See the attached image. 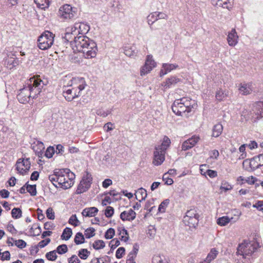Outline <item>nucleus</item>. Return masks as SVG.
Here are the masks:
<instances>
[{"label": "nucleus", "instance_id": "obj_1", "mask_svg": "<svg viewBox=\"0 0 263 263\" xmlns=\"http://www.w3.org/2000/svg\"><path fill=\"white\" fill-rule=\"evenodd\" d=\"M74 51L83 53L85 59H92L96 57L98 51L96 43L84 35H79L72 44Z\"/></svg>", "mask_w": 263, "mask_h": 263}, {"label": "nucleus", "instance_id": "obj_2", "mask_svg": "<svg viewBox=\"0 0 263 263\" xmlns=\"http://www.w3.org/2000/svg\"><path fill=\"white\" fill-rule=\"evenodd\" d=\"M74 174L69 170H60L55 171L48 177L49 180L57 187L67 189L71 187L73 183Z\"/></svg>", "mask_w": 263, "mask_h": 263}, {"label": "nucleus", "instance_id": "obj_3", "mask_svg": "<svg viewBox=\"0 0 263 263\" xmlns=\"http://www.w3.org/2000/svg\"><path fill=\"white\" fill-rule=\"evenodd\" d=\"M196 105V103L194 100L183 97L175 100L172 106V109L176 115L187 116Z\"/></svg>", "mask_w": 263, "mask_h": 263}, {"label": "nucleus", "instance_id": "obj_4", "mask_svg": "<svg viewBox=\"0 0 263 263\" xmlns=\"http://www.w3.org/2000/svg\"><path fill=\"white\" fill-rule=\"evenodd\" d=\"M88 30L89 27L86 24L79 23H75L73 26L66 28L64 38L66 41L70 42L72 47V44H73L75 39L79 36L77 35H84Z\"/></svg>", "mask_w": 263, "mask_h": 263}, {"label": "nucleus", "instance_id": "obj_5", "mask_svg": "<svg viewBox=\"0 0 263 263\" xmlns=\"http://www.w3.org/2000/svg\"><path fill=\"white\" fill-rule=\"evenodd\" d=\"M170 144L171 140L170 138L167 136H164L161 145L155 147L153 161L155 165H160L164 162L165 151L170 146Z\"/></svg>", "mask_w": 263, "mask_h": 263}, {"label": "nucleus", "instance_id": "obj_6", "mask_svg": "<svg viewBox=\"0 0 263 263\" xmlns=\"http://www.w3.org/2000/svg\"><path fill=\"white\" fill-rule=\"evenodd\" d=\"M258 247V243L255 241H250L245 240L239 244L237 248V253L245 257L247 255H251Z\"/></svg>", "mask_w": 263, "mask_h": 263}, {"label": "nucleus", "instance_id": "obj_7", "mask_svg": "<svg viewBox=\"0 0 263 263\" xmlns=\"http://www.w3.org/2000/svg\"><path fill=\"white\" fill-rule=\"evenodd\" d=\"M29 83H28V88L29 89L31 98L34 99L37 98L39 95L42 91L44 86L43 82L39 78L32 77L29 80Z\"/></svg>", "mask_w": 263, "mask_h": 263}, {"label": "nucleus", "instance_id": "obj_8", "mask_svg": "<svg viewBox=\"0 0 263 263\" xmlns=\"http://www.w3.org/2000/svg\"><path fill=\"white\" fill-rule=\"evenodd\" d=\"M54 35L51 32L47 31L42 34L37 40L38 47L41 50H47L53 44Z\"/></svg>", "mask_w": 263, "mask_h": 263}, {"label": "nucleus", "instance_id": "obj_9", "mask_svg": "<svg viewBox=\"0 0 263 263\" xmlns=\"http://www.w3.org/2000/svg\"><path fill=\"white\" fill-rule=\"evenodd\" d=\"M199 215L195 209L188 210L183 218V222L185 225L190 227H195L198 222Z\"/></svg>", "mask_w": 263, "mask_h": 263}, {"label": "nucleus", "instance_id": "obj_10", "mask_svg": "<svg viewBox=\"0 0 263 263\" xmlns=\"http://www.w3.org/2000/svg\"><path fill=\"white\" fill-rule=\"evenodd\" d=\"M76 8L66 4L61 7L59 11V16L64 19H71L76 14Z\"/></svg>", "mask_w": 263, "mask_h": 263}, {"label": "nucleus", "instance_id": "obj_11", "mask_svg": "<svg viewBox=\"0 0 263 263\" xmlns=\"http://www.w3.org/2000/svg\"><path fill=\"white\" fill-rule=\"evenodd\" d=\"M30 165L29 158L19 159L16 163V169L18 173L24 175L29 171Z\"/></svg>", "mask_w": 263, "mask_h": 263}, {"label": "nucleus", "instance_id": "obj_12", "mask_svg": "<svg viewBox=\"0 0 263 263\" xmlns=\"http://www.w3.org/2000/svg\"><path fill=\"white\" fill-rule=\"evenodd\" d=\"M67 85L80 93L85 88L86 84L84 78L76 77L72 78Z\"/></svg>", "mask_w": 263, "mask_h": 263}, {"label": "nucleus", "instance_id": "obj_13", "mask_svg": "<svg viewBox=\"0 0 263 263\" xmlns=\"http://www.w3.org/2000/svg\"><path fill=\"white\" fill-rule=\"evenodd\" d=\"M156 66V63L153 59V56L148 55L147 56L145 64L140 69V75L144 76L149 73L153 68Z\"/></svg>", "mask_w": 263, "mask_h": 263}, {"label": "nucleus", "instance_id": "obj_14", "mask_svg": "<svg viewBox=\"0 0 263 263\" xmlns=\"http://www.w3.org/2000/svg\"><path fill=\"white\" fill-rule=\"evenodd\" d=\"M17 99L21 103H26L28 102L30 99L31 98L30 92L28 87H25L20 90V92L17 96Z\"/></svg>", "mask_w": 263, "mask_h": 263}, {"label": "nucleus", "instance_id": "obj_15", "mask_svg": "<svg viewBox=\"0 0 263 263\" xmlns=\"http://www.w3.org/2000/svg\"><path fill=\"white\" fill-rule=\"evenodd\" d=\"M80 95L79 91H76L75 89L70 87L67 85L65 87L63 90V96L66 100L71 101L74 98L78 97Z\"/></svg>", "mask_w": 263, "mask_h": 263}, {"label": "nucleus", "instance_id": "obj_16", "mask_svg": "<svg viewBox=\"0 0 263 263\" xmlns=\"http://www.w3.org/2000/svg\"><path fill=\"white\" fill-rule=\"evenodd\" d=\"M200 139L199 137L194 136L188 139L182 144L181 149L182 151H186L194 147Z\"/></svg>", "mask_w": 263, "mask_h": 263}, {"label": "nucleus", "instance_id": "obj_17", "mask_svg": "<svg viewBox=\"0 0 263 263\" xmlns=\"http://www.w3.org/2000/svg\"><path fill=\"white\" fill-rule=\"evenodd\" d=\"M136 213L132 209L124 211L120 214V218L123 221H132L136 218Z\"/></svg>", "mask_w": 263, "mask_h": 263}, {"label": "nucleus", "instance_id": "obj_18", "mask_svg": "<svg viewBox=\"0 0 263 263\" xmlns=\"http://www.w3.org/2000/svg\"><path fill=\"white\" fill-rule=\"evenodd\" d=\"M212 4L217 7H221L230 11L232 8L229 0H211Z\"/></svg>", "mask_w": 263, "mask_h": 263}, {"label": "nucleus", "instance_id": "obj_19", "mask_svg": "<svg viewBox=\"0 0 263 263\" xmlns=\"http://www.w3.org/2000/svg\"><path fill=\"white\" fill-rule=\"evenodd\" d=\"M227 41L229 46L234 47L238 42V36L235 29H233L229 32L227 36Z\"/></svg>", "mask_w": 263, "mask_h": 263}, {"label": "nucleus", "instance_id": "obj_20", "mask_svg": "<svg viewBox=\"0 0 263 263\" xmlns=\"http://www.w3.org/2000/svg\"><path fill=\"white\" fill-rule=\"evenodd\" d=\"M238 90L241 95H247L252 92L253 87L251 83H241L240 84Z\"/></svg>", "mask_w": 263, "mask_h": 263}, {"label": "nucleus", "instance_id": "obj_21", "mask_svg": "<svg viewBox=\"0 0 263 263\" xmlns=\"http://www.w3.org/2000/svg\"><path fill=\"white\" fill-rule=\"evenodd\" d=\"M229 97V91L227 89H218L215 93V98L219 102L224 101Z\"/></svg>", "mask_w": 263, "mask_h": 263}, {"label": "nucleus", "instance_id": "obj_22", "mask_svg": "<svg viewBox=\"0 0 263 263\" xmlns=\"http://www.w3.org/2000/svg\"><path fill=\"white\" fill-rule=\"evenodd\" d=\"M32 149L36 155L39 157H42L45 149V146L43 142L39 141L34 142L32 145Z\"/></svg>", "mask_w": 263, "mask_h": 263}, {"label": "nucleus", "instance_id": "obj_23", "mask_svg": "<svg viewBox=\"0 0 263 263\" xmlns=\"http://www.w3.org/2000/svg\"><path fill=\"white\" fill-rule=\"evenodd\" d=\"M179 81V79L173 77L167 79L165 82L162 84L163 89L165 90L166 89L170 88L172 85H175Z\"/></svg>", "mask_w": 263, "mask_h": 263}, {"label": "nucleus", "instance_id": "obj_24", "mask_svg": "<svg viewBox=\"0 0 263 263\" xmlns=\"http://www.w3.org/2000/svg\"><path fill=\"white\" fill-rule=\"evenodd\" d=\"M98 212V210L96 207L87 208L83 210L82 214L85 217H94Z\"/></svg>", "mask_w": 263, "mask_h": 263}, {"label": "nucleus", "instance_id": "obj_25", "mask_svg": "<svg viewBox=\"0 0 263 263\" xmlns=\"http://www.w3.org/2000/svg\"><path fill=\"white\" fill-rule=\"evenodd\" d=\"M136 198L140 202L144 200L147 197V192L146 190L141 187L139 189L135 194Z\"/></svg>", "mask_w": 263, "mask_h": 263}, {"label": "nucleus", "instance_id": "obj_26", "mask_svg": "<svg viewBox=\"0 0 263 263\" xmlns=\"http://www.w3.org/2000/svg\"><path fill=\"white\" fill-rule=\"evenodd\" d=\"M20 61L17 58H9L6 61V64L8 68L11 69L18 65Z\"/></svg>", "mask_w": 263, "mask_h": 263}, {"label": "nucleus", "instance_id": "obj_27", "mask_svg": "<svg viewBox=\"0 0 263 263\" xmlns=\"http://www.w3.org/2000/svg\"><path fill=\"white\" fill-rule=\"evenodd\" d=\"M92 181L91 175L89 173H87L84 176L82 179L80 181V183L83 185H85L87 190L90 187Z\"/></svg>", "mask_w": 263, "mask_h": 263}, {"label": "nucleus", "instance_id": "obj_28", "mask_svg": "<svg viewBox=\"0 0 263 263\" xmlns=\"http://www.w3.org/2000/svg\"><path fill=\"white\" fill-rule=\"evenodd\" d=\"M223 126L222 124L218 123L214 125L213 128L212 136L214 137H218L222 133Z\"/></svg>", "mask_w": 263, "mask_h": 263}, {"label": "nucleus", "instance_id": "obj_29", "mask_svg": "<svg viewBox=\"0 0 263 263\" xmlns=\"http://www.w3.org/2000/svg\"><path fill=\"white\" fill-rule=\"evenodd\" d=\"M233 219V217L229 218L228 216H222L217 219V223L220 226H225L228 224Z\"/></svg>", "mask_w": 263, "mask_h": 263}, {"label": "nucleus", "instance_id": "obj_30", "mask_svg": "<svg viewBox=\"0 0 263 263\" xmlns=\"http://www.w3.org/2000/svg\"><path fill=\"white\" fill-rule=\"evenodd\" d=\"M154 17H156L155 20H157L158 19L166 20L168 17V16L166 14H165V13H163V12H154V13H152L151 15L148 16V24L150 23H149V21H150L149 18L150 17L153 18Z\"/></svg>", "mask_w": 263, "mask_h": 263}, {"label": "nucleus", "instance_id": "obj_31", "mask_svg": "<svg viewBox=\"0 0 263 263\" xmlns=\"http://www.w3.org/2000/svg\"><path fill=\"white\" fill-rule=\"evenodd\" d=\"M38 7L44 9L48 7L50 4V0H34Z\"/></svg>", "mask_w": 263, "mask_h": 263}, {"label": "nucleus", "instance_id": "obj_32", "mask_svg": "<svg viewBox=\"0 0 263 263\" xmlns=\"http://www.w3.org/2000/svg\"><path fill=\"white\" fill-rule=\"evenodd\" d=\"M72 234V230L70 228H66L63 231L61 236L62 239L67 240L70 238Z\"/></svg>", "mask_w": 263, "mask_h": 263}, {"label": "nucleus", "instance_id": "obj_33", "mask_svg": "<svg viewBox=\"0 0 263 263\" xmlns=\"http://www.w3.org/2000/svg\"><path fill=\"white\" fill-rule=\"evenodd\" d=\"M119 232V235L121 236V239L124 241H126L128 240L129 236L126 230L124 228L118 229Z\"/></svg>", "mask_w": 263, "mask_h": 263}, {"label": "nucleus", "instance_id": "obj_34", "mask_svg": "<svg viewBox=\"0 0 263 263\" xmlns=\"http://www.w3.org/2000/svg\"><path fill=\"white\" fill-rule=\"evenodd\" d=\"M170 200L168 199H166L163 200L159 206V212L161 213H164L165 212L166 208L168 206Z\"/></svg>", "mask_w": 263, "mask_h": 263}, {"label": "nucleus", "instance_id": "obj_35", "mask_svg": "<svg viewBox=\"0 0 263 263\" xmlns=\"http://www.w3.org/2000/svg\"><path fill=\"white\" fill-rule=\"evenodd\" d=\"M84 240L85 239L84 236L81 233L79 232L76 234L74 238V242L77 245H80L84 243Z\"/></svg>", "mask_w": 263, "mask_h": 263}, {"label": "nucleus", "instance_id": "obj_36", "mask_svg": "<svg viewBox=\"0 0 263 263\" xmlns=\"http://www.w3.org/2000/svg\"><path fill=\"white\" fill-rule=\"evenodd\" d=\"M178 65L177 64H163V68L166 71V72H170L172 70L176 69L178 68Z\"/></svg>", "mask_w": 263, "mask_h": 263}, {"label": "nucleus", "instance_id": "obj_37", "mask_svg": "<svg viewBox=\"0 0 263 263\" xmlns=\"http://www.w3.org/2000/svg\"><path fill=\"white\" fill-rule=\"evenodd\" d=\"M90 252L86 249H81L79 251L78 255L82 259H86L89 256Z\"/></svg>", "mask_w": 263, "mask_h": 263}, {"label": "nucleus", "instance_id": "obj_38", "mask_svg": "<svg viewBox=\"0 0 263 263\" xmlns=\"http://www.w3.org/2000/svg\"><path fill=\"white\" fill-rule=\"evenodd\" d=\"M92 247L96 250H99L104 248L105 243L102 240H98L94 242Z\"/></svg>", "mask_w": 263, "mask_h": 263}, {"label": "nucleus", "instance_id": "obj_39", "mask_svg": "<svg viewBox=\"0 0 263 263\" xmlns=\"http://www.w3.org/2000/svg\"><path fill=\"white\" fill-rule=\"evenodd\" d=\"M218 254V251L214 248L211 249L210 253L208 254L206 258L210 262L216 258Z\"/></svg>", "mask_w": 263, "mask_h": 263}, {"label": "nucleus", "instance_id": "obj_40", "mask_svg": "<svg viewBox=\"0 0 263 263\" xmlns=\"http://www.w3.org/2000/svg\"><path fill=\"white\" fill-rule=\"evenodd\" d=\"M11 214L13 218H19L22 216V211L20 208H14L12 210Z\"/></svg>", "mask_w": 263, "mask_h": 263}, {"label": "nucleus", "instance_id": "obj_41", "mask_svg": "<svg viewBox=\"0 0 263 263\" xmlns=\"http://www.w3.org/2000/svg\"><path fill=\"white\" fill-rule=\"evenodd\" d=\"M11 240L13 241V243L20 249L24 248L26 246V242L22 239L14 240L11 238Z\"/></svg>", "mask_w": 263, "mask_h": 263}, {"label": "nucleus", "instance_id": "obj_42", "mask_svg": "<svg viewBox=\"0 0 263 263\" xmlns=\"http://www.w3.org/2000/svg\"><path fill=\"white\" fill-rule=\"evenodd\" d=\"M232 189V186L228 182L223 181L220 187V190H223L224 192L230 191Z\"/></svg>", "mask_w": 263, "mask_h": 263}, {"label": "nucleus", "instance_id": "obj_43", "mask_svg": "<svg viewBox=\"0 0 263 263\" xmlns=\"http://www.w3.org/2000/svg\"><path fill=\"white\" fill-rule=\"evenodd\" d=\"M95 230L93 228H89L87 229L85 231V236L87 238H90L95 235Z\"/></svg>", "mask_w": 263, "mask_h": 263}, {"label": "nucleus", "instance_id": "obj_44", "mask_svg": "<svg viewBox=\"0 0 263 263\" xmlns=\"http://www.w3.org/2000/svg\"><path fill=\"white\" fill-rule=\"evenodd\" d=\"M56 251H52L48 252L46 254V257L49 260L54 261L57 258Z\"/></svg>", "mask_w": 263, "mask_h": 263}, {"label": "nucleus", "instance_id": "obj_45", "mask_svg": "<svg viewBox=\"0 0 263 263\" xmlns=\"http://www.w3.org/2000/svg\"><path fill=\"white\" fill-rule=\"evenodd\" d=\"M26 190L30 194L31 196H35L36 194L35 185H27Z\"/></svg>", "mask_w": 263, "mask_h": 263}, {"label": "nucleus", "instance_id": "obj_46", "mask_svg": "<svg viewBox=\"0 0 263 263\" xmlns=\"http://www.w3.org/2000/svg\"><path fill=\"white\" fill-rule=\"evenodd\" d=\"M124 53L126 56L129 57H134L137 54V52L135 50L128 47L125 48Z\"/></svg>", "mask_w": 263, "mask_h": 263}, {"label": "nucleus", "instance_id": "obj_47", "mask_svg": "<svg viewBox=\"0 0 263 263\" xmlns=\"http://www.w3.org/2000/svg\"><path fill=\"white\" fill-rule=\"evenodd\" d=\"M68 251V248L66 245H61L59 246L57 248V251L59 254H63Z\"/></svg>", "mask_w": 263, "mask_h": 263}, {"label": "nucleus", "instance_id": "obj_48", "mask_svg": "<svg viewBox=\"0 0 263 263\" xmlns=\"http://www.w3.org/2000/svg\"><path fill=\"white\" fill-rule=\"evenodd\" d=\"M115 231L112 228H109L106 232L105 234V237L107 239H111L115 235Z\"/></svg>", "mask_w": 263, "mask_h": 263}, {"label": "nucleus", "instance_id": "obj_49", "mask_svg": "<svg viewBox=\"0 0 263 263\" xmlns=\"http://www.w3.org/2000/svg\"><path fill=\"white\" fill-rule=\"evenodd\" d=\"M55 152L54 148L52 146H49L46 149L45 155L46 157L50 158L52 157Z\"/></svg>", "mask_w": 263, "mask_h": 263}, {"label": "nucleus", "instance_id": "obj_50", "mask_svg": "<svg viewBox=\"0 0 263 263\" xmlns=\"http://www.w3.org/2000/svg\"><path fill=\"white\" fill-rule=\"evenodd\" d=\"M69 223L75 227L79 224V221L76 215H72L69 219Z\"/></svg>", "mask_w": 263, "mask_h": 263}, {"label": "nucleus", "instance_id": "obj_51", "mask_svg": "<svg viewBox=\"0 0 263 263\" xmlns=\"http://www.w3.org/2000/svg\"><path fill=\"white\" fill-rule=\"evenodd\" d=\"M152 263H166L164 262L163 258L159 255H154L152 259Z\"/></svg>", "mask_w": 263, "mask_h": 263}, {"label": "nucleus", "instance_id": "obj_52", "mask_svg": "<svg viewBox=\"0 0 263 263\" xmlns=\"http://www.w3.org/2000/svg\"><path fill=\"white\" fill-rule=\"evenodd\" d=\"M114 213V210L112 207L108 206L105 211V215L106 217H111Z\"/></svg>", "mask_w": 263, "mask_h": 263}, {"label": "nucleus", "instance_id": "obj_53", "mask_svg": "<svg viewBox=\"0 0 263 263\" xmlns=\"http://www.w3.org/2000/svg\"><path fill=\"white\" fill-rule=\"evenodd\" d=\"M88 190L86 189V187H85L84 185H83L80 182L77 187V189L76 190V194H80L84 192H85Z\"/></svg>", "mask_w": 263, "mask_h": 263}, {"label": "nucleus", "instance_id": "obj_54", "mask_svg": "<svg viewBox=\"0 0 263 263\" xmlns=\"http://www.w3.org/2000/svg\"><path fill=\"white\" fill-rule=\"evenodd\" d=\"M256 161L257 160L255 159V158L254 157L250 161V167L254 170L260 167L259 164H257V163H256Z\"/></svg>", "mask_w": 263, "mask_h": 263}, {"label": "nucleus", "instance_id": "obj_55", "mask_svg": "<svg viewBox=\"0 0 263 263\" xmlns=\"http://www.w3.org/2000/svg\"><path fill=\"white\" fill-rule=\"evenodd\" d=\"M162 179L165 182V184L167 185H172L174 182L172 179L168 178L167 173H165L163 175Z\"/></svg>", "mask_w": 263, "mask_h": 263}, {"label": "nucleus", "instance_id": "obj_56", "mask_svg": "<svg viewBox=\"0 0 263 263\" xmlns=\"http://www.w3.org/2000/svg\"><path fill=\"white\" fill-rule=\"evenodd\" d=\"M46 216L50 219H54V212L52 208H49L46 211Z\"/></svg>", "mask_w": 263, "mask_h": 263}, {"label": "nucleus", "instance_id": "obj_57", "mask_svg": "<svg viewBox=\"0 0 263 263\" xmlns=\"http://www.w3.org/2000/svg\"><path fill=\"white\" fill-rule=\"evenodd\" d=\"M137 252L135 251L134 253L131 252L129 254L126 260V263H136L134 259V257L136 256Z\"/></svg>", "mask_w": 263, "mask_h": 263}, {"label": "nucleus", "instance_id": "obj_58", "mask_svg": "<svg viewBox=\"0 0 263 263\" xmlns=\"http://www.w3.org/2000/svg\"><path fill=\"white\" fill-rule=\"evenodd\" d=\"M125 249L123 247H120L116 251V256L117 258H121L123 256V254H124Z\"/></svg>", "mask_w": 263, "mask_h": 263}, {"label": "nucleus", "instance_id": "obj_59", "mask_svg": "<svg viewBox=\"0 0 263 263\" xmlns=\"http://www.w3.org/2000/svg\"><path fill=\"white\" fill-rule=\"evenodd\" d=\"M50 242V238H46L44 240H43L39 242V243L37 245V247L40 248H43L46 246H47L49 242Z\"/></svg>", "mask_w": 263, "mask_h": 263}, {"label": "nucleus", "instance_id": "obj_60", "mask_svg": "<svg viewBox=\"0 0 263 263\" xmlns=\"http://www.w3.org/2000/svg\"><path fill=\"white\" fill-rule=\"evenodd\" d=\"M253 207L263 212V200L258 201L255 204L253 205Z\"/></svg>", "mask_w": 263, "mask_h": 263}, {"label": "nucleus", "instance_id": "obj_61", "mask_svg": "<svg viewBox=\"0 0 263 263\" xmlns=\"http://www.w3.org/2000/svg\"><path fill=\"white\" fill-rule=\"evenodd\" d=\"M257 106L258 108L261 109V111H259L257 112V118H262L263 117V102H259L257 104Z\"/></svg>", "mask_w": 263, "mask_h": 263}, {"label": "nucleus", "instance_id": "obj_62", "mask_svg": "<svg viewBox=\"0 0 263 263\" xmlns=\"http://www.w3.org/2000/svg\"><path fill=\"white\" fill-rule=\"evenodd\" d=\"M2 256H1V259L2 260H9L10 258V254L9 251H6L1 253Z\"/></svg>", "mask_w": 263, "mask_h": 263}, {"label": "nucleus", "instance_id": "obj_63", "mask_svg": "<svg viewBox=\"0 0 263 263\" xmlns=\"http://www.w3.org/2000/svg\"><path fill=\"white\" fill-rule=\"evenodd\" d=\"M206 174L210 178H214L217 176V173L216 171L211 170H208L206 172Z\"/></svg>", "mask_w": 263, "mask_h": 263}, {"label": "nucleus", "instance_id": "obj_64", "mask_svg": "<svg viewBox=\"0 0 263 263\" xmlns=\"http://www.w3.org/2000/svg\"><path fill=\"white\" fill-rule=\"evenodd\" d=\"M68 262L69 263H80V260L76 255H73L69 258Z\"/></svg>", "mask_w": 263, "mask_h": 263}]
</instances>
